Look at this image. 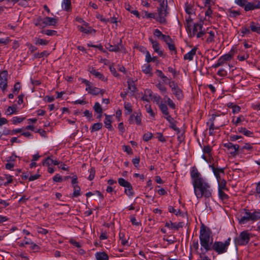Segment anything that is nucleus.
Instances as JSON below:
<instances>
[{
	"mask_svg": "<svg viewBox=\"0 0 260 260\" xmlns=\"http://www.w3.org/2000/svg\"><path fill=\"white\" fill-rule=\"evenodd\" d=\"M212 236L211 229L202 223L200 227L199 239L201 245V250H205V252L213 250L218 254L226 253L228 250V247L231 241V238H228L224 242L221 241H215L212 246L210 245V240Z\"/></svg>",
	"mask_w": 260,
	"mask_h": 260,
	"instance_id": "nucleus-1",
	"label": "nucleus"
},
{
	"mask_svg": "<svg viewBox=\"0 0 260 260\" xmlns=\"http://www.w3.org/2000/svg\"><path fill=\"white\" fill-rule=\"evenodd\" d=\"M190 177L194 193L198 199L203 197L209 199L212 197L213 190L210 184L202 177V175L196 167L192 168Z\"/></svg>",
	"mask_w": 260,
	"mask_h": 260,
	"instance_id": "nucleus-2",
	"label": "nucleus"
},
{
	"mask_svg": "<svg viewBox=\"0 0 260 260\" xmlns=\"http://www.w3.org/2000/svg\"><path fill=\"white\" fill-rule=\"evenodd\" d=\"M159 3L157 7V16L155 20L161 24H166L167 17L170 14V8L168 6L167 0H153Z\"/></svg>",
	"mask_w": 260,
	"mask_h": 260,
	"instance_id": "nucleus-3",
	"label": "nucleus"
},
{
	"mask_svg": "<svg viewBox=\"0 0 260 260\" xmlns=\"http://www.w3.org/2000/svg\"><path fill=\"white\" fill-rule=\"evenodd\" d=\"M241 217L239 219V223L245 224L249 221H255L260 219V211H254L251 213L248 209H243L241 212Z\"/></svg>",
	"mask_w": 260,
	"mask_h": 260,
	"instance_id": "nucleus-4",
	"label": "nucleus"
},
{
	"mask_svg": "<svg viewBox=\"0 0 260 260\" xmlns=\"http://www.w3.org/2000/svg\"><path fill=\"white\" fill-rule=\"evenodd\" d=\"M250 239L249 233L247 231H244L235 238L234 242L236 245H246L249 243Z\"/></svg>",
	"mask_w": 260,
	"mask_h": 260,
	"instance_id": "nucleus-5",
	"label": "nucleus"
},
{
	"mask_svg": "<svg viewBox=\"0 0 260 260\" xmlns=\"http://www.w3.org/2000/svg\"><path fill=\"white\" fill-rule=\"evenodd\" d=\"M119 184L122 187H125L124 193L128 197L133 196L134 192L132 184L124 178H120L118 179Z\"/></svg>",
	"mask_w": 260,
	"mask_h": 260,
	"instance_id": "nucleus-6",
	"label": "nucleus"
},
{
	"mask_svg": "<svg viewBox=\"0 0 260 260\" xmlns=\"http://www.w3.org/2000/svg\"><path fill=\"white\" fill-rule=\"evenodd\" d=\"M209 168L211 169L216 180H221L224 176L225 168H220L218 166L217 163H213L209 165Z\"/></svg>",
	"mask_w": 260,
	"mask_h": 260,
	"instance_id": "nucleus-7",
	"label": "nucleus"
},
{
	"mask_svg": "<svg viewBox=\"0 0 260 260\" xmlns=\"http://www.w3.org/2000/svg\"><path fill=\"white\" fill-rule=\"evenodd\" d=\"M223 146L229 151V153L233 156H235L238 154V150L239 149V146L237 144L234 145L232 143L229 142L224 143Z\"/></svg>",
	"mask_w": 260,
	"mask_h": 260,
	"instance_id": "nucleus-8",
	"label": "nucleus"
},
{
	"mask_svg": "<svg viewBox=\"0 0 260 260\" xmlns=\"http://www.w3.org/2000/svg\"><path fill=\"white\" fill-rule=\"evenodd\" d=\"M7 76L8 72L4 71L0 74V87L2 90L4 91L7 87Z\"/></svg>",
	"mask_w": 260,
	"mask_h": 260,
	"instance_id": "nucleus-9",
	"label": "nucleus"
},
{
	"mask_svg": "<svg viewBox=\"0 0 260 260\" xmlns=\"http://www.w3.org/2000/svg\"><path fill=\"white\" fill-rule=\"evenodd\" d=\"M149 41L151 43L154 52L157 53L160 56H162L164 55L163 51L160 50L159 44L158 42L156 41L153 40L151 37L149 38Z\"/></svg>",
	"mask_w": 260,
	"mask_h": 260,
	"instance_id": "nucleus-10",
	"label": "nucleus"
},
{
	"mask_svg": "<svg viewBox=\"0 0 260 260\" xmlns=\"http://www.w3.org/2000/svg\"><path fill=\"white\" fill-rule=\"evenodd\" d=\"M122 40L120 39L119 42L116 45H112L110 43H106L105 44V47L106 49H108L111 52H119L120 51V47H122V45L121 44Z\"/></svg>",
	"mask_w": 260,
	"mask_h": 260,
	"instance_id": "nucleus-11",
	"label": "nucleus"
},
{
	"mask_svg": "<svg viewBox=\"0 0 260 260\" xmlns=\"http://www.w3.org/2000/svg\"><path fill=\"white\" fill-rule=\"evenodd\" d=\"M58 21L57 18L46 17L43 18V22L45 27L46 26H55Z\"/></svg>",
	"mask_w": 260,
	"mask_h": 260,
	"instance_id": "nucleus-12",
	"label": "nucleus"
},
{
	"mask_svg": "<svg viewBox=\"0 0 260 260\" xmlns=\"http://www.w3.org/2000/svg\"><path fill=\"white\" fill-rule=\"evenodd\" d=\"M202 22H203L202 20L201 21L200 23H194L192 29H191V27L189 29H187L190 37L192 38L194 37L198 32V31L199 30L200 26Z\"/></svg>",
	"mask_w": 260,
	"mask_h": 260,
	"instance_id": "nucleus-13",
	"label": "nucleus"
},
{
	"mask_svg": "<svg viewBox=\"0 0 260 260\" xmlns=\"http://www.w3.org/2000/svg\"><path fill=\"white\" fill-rule=\"evenodd\" d=\"M173 94L175 96L178 100H181L183 99L184 96L182 90L178 86L172 90Z\"/></svg>",
	"mask_w": 260,
	"mask_h": 260,
	"instance_id": "nucleus-14",
	"label": "nucleus"
},
{
	"mask_svg": "<svg viewBox=\"0 0 260 260\" xmlns=\"http://www.w3.org/2000/svg\"><path fill=\"white\" fill-rule=\"evenodd\" d=\"M198 48L195 47L193 48H192L189 52H188L187 53L185 54L184 55V60H188L189 61L192 60L193 59L194 56L196 54V51L197 50Z\"/></svg>",
	"mask_w": 260,
	"mask_h": 260,
	"instance_id": "nucleus-15",
	"label": "nucleus"
},
{
	"mask_svg": "<svg viewBox=\"0 0 260 260\" xmlns=\"http://www.w3.org/2000/svg\"><path fill=\"white\" fill-rule=\"evenodd\" d=\"M249 27L252 32H256L260 35V24L254 21H251L249 23Z\"/></svg>",
	"mask_w": 260,
	"mask_h": 260,
	"instance_id": "nucleus-16",
	"label": "nucleus"
},
{
	"mask_svg": "<svg viewBox=\"0 0 260 260\" xmlns=\"http://www.w3.org/2000/svg\"><path fill=\"white\" fill-rule=\"evenodd\" d=\"M225 191H226L225 190H218V197L223 202H227L230 198L229 195L226 194Z\"/></svg>",
	"mask_w": 260,
	"mask_h": 260,
	"instance_id": "nucleus-17",
	"label": "nucleus"
},
{
	"mask_svg": "<svg viewBox=\"0 0 260 260\" xmlns=\"http://www.w3.org/2000/svg\"><path fill=\"white\" fill-rule=\"evenodd\" d=\"M218 183V190H225L226 191H229V188L226 186V181L224 179L222 178L221 180H217Z\"/></svg>",
	"mask_w": 260,
	"mask_h": 260,
	"instance_id": "nucleus-18",
	"label": "nucleus"
},
{
	"mask_svg": "<svg viewBox=\"0 0 260 260\" xmlns=\"http://www.w3.org/2000/svg\"><path fill=\"white\" fill-rule=\"evenodd\" d=\"M89 72L91 74L94 75L96 78H98L99 79H100L102 81H104L106 80V79L104 77V75L100 72L97 71L93 68H92L89 70Z\"/></svg>",
	"mask_w": 260,
	"mask_h": 260,
	"instance_id": "nucleus-19",
	"label": "nucleus"
},
{
	"mask_svg": "<svg viewBox=\"0 0 260 260\" xmlns=\"http://www.w3.org/2000/svg\"><path fill=\"white\" fill-rule=\"evenodd\" d=\"M77 28L79 31L86 34H91L92 32H95V29H93L90 26H88V28H85L83 26L78 25L77 26Z\"/></svg>",
	"mask_w": 260,
	"mask_h": 260,
	"instance_id": "nucleus-20",
	"label": "nucleus"
},
{
	"mask_svg": "<svg viewBox=\"0 0 260 260\" xmlns=\"http://www.w3.org/2000/svg\"><path fill=\"white\" fill-rule=\"evenodd\" d=\"M105 119L104 120V123L106 128L111 131L113 129V127L111 125V116L108 115L105 113Z\"/></svg>",
	"mask_w": 260,
	"mask_h": 260,
	"instance_id": "nucleus-21",
	"label": "nucleus"
},
{
	"mask_svg": "<svg viewBox=\"0 0 260 260\" xmlns=\"http://www.w3.org/2000/svg\"><path fill=\"white\" fill-rule=\"evenodd\" d=\"M97 260H109V256L105 252H98L95 254Z\"/></svg>",
	"mask_w": 260,
	"mask_h": 260,
	"instance_id": "nucleus-22",
	"label": "nucleus"
},
{
	"mask_svg": "<svg viewBox=\"0 0 260 260\" xmlns=\"http://www.w3.org/2000/svg\"><path fill=\"white\" fill-rule=\"evenodd\" d=\"M237 130L238 133H242L247 137H253V133L247 129L245 127H238Z\"/></svg>",
	"mask_w": 260,
	"mask_h": 260,
	"instance_id": "nucleus-23",
	"label": "nucleus"
},
{
	"mask_svg": "<svg viewBox=\"0 0 260 260\" xmlns=\"http://www.w3.org/2000/svg\"><path fill=\"white\" fill-rule=\"evenodd\" d=\"M62 8L66 11H70L71 10V1L63 0L62 3Z\"/></svg>",
	"mask_w": 260,
	"mask_h": 260,
	"instance_id": "nucleus-24",
	"label": "nucleus"
},
{
	"mask_svg": "<svg viewBox=\"0 0 260 260\" xmlns=\"http://www.w3.org/2000/svg\"><path fill=\"white\" fill-rule=\"evenodd\" d=\"M244 10L246 12L256 9L255 3L247 2L245 5Z\"/></svg>",
	"mask_w": 260,
	"mask_h": 260,
	"instance_id": "nucleus-25",
	"label": "nucleus"
},
{
	"mask_svg": "<svg viewBox=\"0 0 260 260\" xmlns=\"http://www.w3.org/2000/svg\"><path fill=\"white\" fill-rule=\"evenodd\" d=\"M152 68L149 64H145L142 67L143 72L145 74L149 75V76H151L152 75Z\"/></svg>",
	"mask_w": 260,
	"mask_h": 260,
	"instance_id": "nucleus-26",
	"label": "nucleus"
},
{
	"mask_svg": "<svg viewBox=\"0 0 260 260\" xmlns=\"http://www.w3.org/2000/svg\"><path fill=\"white\" fill-rule=\"evenodd\" d=\"M128 84V88L129 90H131L132 94H134L136 91L137 88L135 85L134 82L133 80L128 79L127 81Z\"/></svg>",
	"mask_w": 260,
	"mask_h": 260,
	"instance_id": "nucleus-27",
	"label": "nucleus"
},
{
	"mask_svg": "<svg viewBox=\"0 0 260 260\" xmlns=\"http://www.w3.org/2000/svg\"><path fill=\"white\" fill-rule=\"evenodd\" d=\"M43 18H42L41 16L37 17V18L36 19L34 20V24L36 26L39 27L40 28H44L45 25H44V23H43Z\"/></svg>",
	"mask_w": 260,
	"mask_h": 260,
	"instance_id": "nucleus-28",
	"label": "nucleus"
},
{
	"mask_svg": "<svg viewBox=\"0 0 260 260\" xmlns=\"http://www.w3.org/2000/svg\"><path fill=\"white\" fill-rule=\"evenodd\" d=\"M87 91L91 94L97 95L100 94V92L101 91V89L96 87L91 86L90 89H89Z\"/></svg>",
	"mask_w": 260,
	"mask_h": 260,
	"instance_id": "nucleus-29",
	"label": "nucleus"
},
{
	"mask_svg": "<svg viewBox=\"0 0 260 260\" xmlns=\"http://www.w3.org/2000/svg\"><path fill=\"white\" fill-rule=\"evenodd\" d=\"M74 192L72 196V198L78 197L80 196V187L78 185H74Z\"/></svg>",
	"mask_w": 260,
	"mask_h": 260,
	"instance_id": "nucleus-30",
	"label": "nucleus"
},
{
	"mask_svg": "<svg viewBox=\"0 0 260 260\" xmlns=\"http://www.w3.org/2000/svg\"><path fill=\"white\" fill-rule=\"evenodd\" d=\"M159 108L164 115H169V112L168 111V108L166 104L160 103L159 105Z\"/></svg>",
	"mask_w": 260,
	"mask_h": 260,
	"instance_id": "nucleus-31",
	"label": "nucleus"
},
{
	"mask_svg": "<svg viewBox=\"0 0 260 260\" xmlns=\"http://www.w3.org/2000/svg\"><path fill=\"white\" fill-rule=\"evenodd\" d=\"M94 111L98 114L103 113V109L102 106L99 102H95L93 107Z\"/></svg>",
	"mask_w": 260,
	"mask_h": 260,
	"instance_id": "nucleus-32",
	"label": "nucleus"
},
{
	"mask_svg": "<svg viewBox=\"0 0 260 260\" xmlns=\"http://www.w3.org/2000/svg\"><path fill=\"white\" fill-rule=\"evenodd\" d=\"M103 127V123L101 122H98L94 123L91 127V132H95L101 129Z\"/></svg>",
	"mask_w": 260,
	"mask_h": 260,
	"instance_id": "nucleus-33",
	"label": "nucleus"
},
{
	"mask_svg": "<svg viewBox=\"0 0 260 260\" xmlns=\"http://www.w3.org/2000/svg\"><path fill=\"white\" fill-rule=\"evenodd\" d=\"M16 106H9L6 111V114L7 115H11L13 113H16Z\"/></svg>",
	"mask_w": 260,
	"mask_h": 260,
	"instance_id": "nucleus-34",
	"label": "nucleus"
},
{
	"mask_svg": "<svg viewBox=\"0 0 260 260\" xmlns=\"http://www.w3.org/2000/svg\"><path fill=\"white\" fill-rule=\"evenodd\" d=\"M209 34V36L206 39V42L208 44L212 43L214 41L215 39V34L213 31H210L208 32Z\"/></svg>",
	"mask_w": 260,
	"mask_h": 260,
	"instance_id": "nucleus-35",
	"label": "nucleus"
},
{
	"mask_svg": "<svg viewBox=\"0 0 260 260\" xmlns=\"http://www.w3.org/2000/svg\"><path fill=\"white\" fill-rule=\"evenodd\" d=\"M35 39L36 40L35 43L36 45H47L49 43V41L47 40L38 38H36Z\"/></svg>",
	"mask_w": 260,
	"mask_h": 260,
	"instance_id": "nucleus-36",
	"label": "nucleus"
},
{
	"mask_svg": "<svg viewBox=\"0 0 260 260\" xmlns=\"http://www.w3.org/2000/svg\"><path fill=\"white\" fill-rule=\"evenodd\" d=\"M145 15L143 16V18H156L157 16V13H148L147 11H145Z\"/></svg>",
	"mask_w": 260,
	"mask_h": 260,
	"instance_id": "nucleus-37",
	"label": "nucleus"
},
{
	"mask_svg": "<svg viewBox=\"0 0 260 260\" xmlns=\"http://www.w3.org/2000/svg\"><path fill=\"white\" fill-rule=\"evenodd\" d=\"M203 22L200 25L199 32L196 34L197 38H200L205 35V31L203 30Z\"/></svg>",
	"mask_w": 260,
	"mask_h": 260,
	"instance_id": "nucleus-38",
	"label": "nucleus"
},
{
	"mask_svg": "<svg viewBox=\"0 0 260 260\" xmlns=\"http://www.w3.org/2000/svg\"><path fill=\"white\" fill-rule=\"evenodd\" d=\"M229 16L231 18H236L238 16L240 15V12L238 11L232 10L230 9L229 10Z\"/></svg>",
	"mask_w": 260,
	"mask_h": 260,
	"instance_id": "nucleus-39",
	"label": "nucleus"
},
{
	"mask_svg": "<svg viewBox=\"0 0 260 260\" xmlns=\"http://www.w3.org/2000/svg\"><path fill=\"white\" fill-rule=\"evenodd\" d=\"M41 32L49 36H54L57 34V31L56 30L50 29L43 30Z\"/></svg>",
	"mask_w": 260,
	"mask_h": 260,
	"instance_id": "nucleus-40",
	"label": "nucleus"
},
{
	"mask_svg": "<svg viewBox=\"0 0 260 260\" xmlns=\"http://www.w3.org/2000/svg\"><path fill=\"white\" fill-rule=\"evenodd\" d=\"M245 120V118L243 115H240L238 117L236 120H234V119H233L232 122L236 126H237L239 123L244 121Z\"/></svg>",
	"mask_w": 260,
	"mask_h": 260,
	"instance_id": "nucleus-41",
	"label": "nucleus"
},
{
	"mask_svg": "<svg viewBox=\"0 0 260 260\" xmlns=\"http://www.w3.org/2000/svg\"><path fill=\"white\" fill-rule=\"evenodd\" d=\"M49 55V53L46 51H44L41 53H36L34 54V57L35 58H41L43 57L44 56H47Z\"/></svg>",
	"mask_w": 260,
	"mask_h": 260,
	"instance_id": "nucleus-42",
	"label": "nucleus"
},
{
	"mask_svg": "<svg viewBox=\"0 0 260 260\" xmlns=\"http://www.w3.org/2000/svg\"><path fill=\"white\" fill-rule=\"evenodd\" d=\"M135 114H136L135 116V121L137 125H141V113L140 112L136 113L135 112Z\"/></svg>",
	"mask_w": 260,
	"mask_h": 260,
	"instance_id": "nucleus-43",
	"label": "nucleus"
},
{
	"mask_svg": "<svg viewBox=\"0 0 260 260\" xmlns=\"http://www.w3.org/2000/svg\"><path fill=\"white\" fill-rule=\"evenodd\" d=\"M162 40H163L168 45L174 42L173 40L169 36H163Z\"/></svg>",
	"mask_w": 260,
	"mask_h": 260,
	"instance_id": "nucleus-44",
	"label": "nucleus"
},
{
	"mask_svg": "<svg viewBox=\"0 0 260 260\" xmlns=\"http://www.w3.org/2000/svg\"><path fill=\"white\" fill-rule=\"evenodd\" d=\"M173 224H174V225H172V229L175 230H178L179 228H182L184 225L183 222H179L178 223L173 222Z\"/></svg>",
	"mask_w": 260,
	"mask_h": 260,
	"instance_id": "nucleus-45",
	"label": "nucleus"
},
{
	"mask_svg": "<svg viewBox=\"0 0 260 260\" xmlns=\"http://www.w3.org/2000/svg\"><path fill=\"white\" fill-rule=\"evenodd\" d=\"M168 210L170 213H173L177 216L180 215L181 214V212L180 209H179L178 210H177L175 209L172 206H169L168 208Z\"/></svg>",
	"mask_w": 260,
	"mask_h": 260,
	"instance_id": "nucleus-46",
	"label": "nucleus"
},
{
	"mask_svg": "<svg viewBox=\"0 0 260 260\" xmlns=\"http://www.w3.org/2000/svg\"><path fill=\"white\" fill-rule=\"evenodd\" d=\"M119 238L122 245L125 246L127 245L128 241L124 238V234L123 233L121 232L119 233Z\"/></svg>",
	"mask_w": 260,
	"mask_h": 260,
	"instance_id": "nucleus-47",
	"label": "nucleus"
},
{
	"mask_svg": "<svg viewBox=\"0 0 260 260\" xmlns=\"http://www.w3.org/2000/svg\"><path fill=\"white\" fill-rule=\"evenodd\" d=\"M153 136V135L151 133H145L143 135V139L144 141L147 142L150 140Z\"/></svg>",
	"mask_w": 260,
	"mask_h": 260,
	"instance_id": "nucleus-48",
	"label": "nucleus"
},
{
	"mask_svg": "<svg viewBox=\"0 0 260 260\" xmlns=\"http://www.w3.org/2000/svg\"><path fill=\"white\" fill-rule=\"evenodd\" d=\"M124 109L127 111V114H130L132 112V107L129 103H125L124 105Z\"/></svg>",
	"mask_w": 260,
	"mask_h": 260,
	"instance_id": "nucleus-49",
	"label": "nucleus"
},
{
	"mask_svg": "<svg viewBox=\"0 0 260 260\" xmlns=\"http://www.w3.org/2000/svg\"><path fill=\"white\" fill-rule=\"evenodd\" d=\"M89 173H90V174H89V176H88V179L89 180L91 181L94 179V176H95V171L94 168L92 167L89 170Z\"/></svg>",
	"mask_w": 260,
	"mask_h": 260,
	"instance_id": "nucleus-50",
	"label": "nucleus"
},
{
	"mask_svg": "<svg viewBox=\"0 0 260 260\" xmlns=\"http://www.w3.org/2000/svg\"><path fill=\"white\" fill-rule=\"evenodd\" d=\"M168 48L169 49V50H170V51H171L173 53H174L175 54H176L177 52V50H176V47L175 46V44H174V43H172L170 44H169L168 45Z\"/></svg>",
	"mask_w": 260,
	"mask_h": 260,
	"instance_id": "nucleus-51",
	"label": "nucleus"
},
{
	"mask_svg": "<svg viewBox=\"0 0 260 260\" xmlns=\"http://www.w3.org/2000/svg\"><path fill=\"white\" fill-rule=\"evenodd\" d=\"M24 119V118L18 117L16 116V117H14L12 118V122H13V124H16L19 123L21 122L22 121H23Z\"/></svg>",
	"mask_w": 260,
	"mask_h": 260,
	"instance_id": "nucleus-52",
	"label": "nucleus"
},
{
	"mask_svg": "<svg viewBox=\"0 0 260 260\" xmlns=\"http://www.w3.org/2000/svg\"><path fill=\"white\" fill-rule=\"evenodd\" d=\"M146 58L145 60L147 62L149 63L150 62H154V59H153V58L151 57V55L148 51H146Z\"/></svg>",
	"mask_w": 260,
	"mask_h": 260,
	"instance_id": "nucleus-53",
	"label": "nucleus"
},
{
	"mask_svg": "<svg viewBox=\"0 0 260 260\" xmlns=\"http://www.w3.org/2000/svg\"><path fill=\"white\" fill-rule=\"evenodd\" d=\"M175 122L176 121L170 123L169 126L170 128H172L173 130L176 131L177 134H179L181 132L180 129L178 127H177V126L175 124Z\"/></svg>",
	"mask_w": 260,
	"mask_h": 260,
	"instance_id": "nucleus-54",
	"label": "nucleus"
},
{
	"mask_svg": "<svg viewBox=\"0 0 260 260\" xmlns=\"http://www.w3.org/2000/svg\"><path fill=\"white\" fill-rule=\"evenodd\" d=\"M84 116L86 117L89 120H91L93 119L92 112L89 111L88 110H86L84 112Z\"/></svg>",
	"mask_w": 260,
	"mask_h": 260,
	"instance_id": "nucleus-55",
	"label": "nucleus"
},
{
	"mask_svg": "<svg viewBox=\"0 0 260 260\" xmlns=\"http://www.w3.org/2000/svg\"><path fill=\"white\" fill-rule=\"evenodd\" d=\"M199 242L198 240H193L192 242V244L190 246L191 248H193L195 250H197L199 249Z\"/></svg>",
	"mask_w": 260,
	"mask_h": 260,
	"instance_id": "nucleus-56",
	"label": "nucleus"
},
{
	"mask_svg": "<svg viewBox=\"0 0 260 260\" xmlns=\"http://www.w3.org/2000/svg\"><path fill=\"white\" fill-rule=\"evenodd\" d=\"M185 12L187 14L190 15L194 13L193 8L190 5H186L185 6Z\"/></svg>",
	"mask_w": 260,
	"mask_h": 260,
	"instance_id": "nucleus-57",
	"label": "nucleus"
},
{
	"mask_svg": "<svg viewBox=\"0 0 260 260\" xmlns=\"http://www.w3.org/2000/svg\"><path fill=\"white\" fill-rule=\"evenodd\" d=\"M240 31L242 34V36H244L246 34H250V29L245 26L242 27V28L240 29Z\"/></svg>",
	"mask_w": 260,
	"mask_h": 260,
	"instance_id": "nucleus-58",
	"label": "nucleus"
},
{
	"mask_svg": "<svg viewBox=\"0 0 260 260\" xmlns=\"http://www.w3.org/2000/svg\"><path fill=\"white\" fill-rule=\"evenodd\" d=\"M153 35L158 38H161V39H162V36H165V35L162 34L161 31L158 29H154Z\"/></svg>",
	"mask_w": 260,
	"mask_h": 260,
	"instance_id": "nucleus-59",
	"label": "nucleus"
},
{
	"mask_svg": "<svg viewBox=\"0 0 260 260\" xmlns=\"http://www.w3.org/2000/svg\"><path fill=\"white\" fill-rule=\"evenodd\" d=\"M82 82L85 84V85L86 86V88L85 90L86 91H88L89 89H90L91 87L92 86L91 83L86 79H83L82 80Z\"/></svg>",
	"mask_w": 260,
	"mask_h": 260,
	"instance_id": "nucleus-60",
	"label": "nucleus"
},
{
	"mask_svg": "<svg viewBox=\"0 0 260 260\" xmlns=\"http://www.w3.org/2000/svg\"><path fill=\"white\" fill-rule=\"evenodd\" d=\"M96 17L100 20L102 22L105 23L106 24L109 22V19H106L103 17V15L98 14L96 15Z\"/></svg>",
	"mask_w": 260,
	"mask_h": 260,
	"instance_id": "nucleus-61",
	"label": "nucleus"
},
{
	"mask_svg": "<svg viewBox=\"0 0 260 260\" xmlns=\"http://www.w3.org/2000/svg\"><path fill=\"white\" fill-rule=\"evenodd\" d=\"M156 86L157 88H158L159 90L162 92H166L167 90L166 87L162 85L160 83H158L157 84H156Z\"/></svg>",
	"mask_w": 260,
	"mask_h": 260,
	"instance_id": "nucleus-62",
	"label": "nucleus"
},
{
	"mask_svg": "<svg viewBox=\"0 0 260 260\" xmlns=\"http://www.w3.org/2000/svg\"><path fill=\"white\" fill-rule=\"evenodd\" d=\"M231 108L232 109V112L234 114L239 113L240 111V110H241V108L239 106H237V105H233L231 107Z\"/></svg>",
	"mask_w": 260,
	"mask_h": 260,
	"instance_id": "nucleus-63",
	"label": "nucleus"
},
{
	"mask_svg": "<svg viewBox=\"0 0 260 260\" xmlns=\"http://www.w3.org/2000/svg\"><path fill=\"white\" fill-rule=\"evenodd\" d=\"M123 150L124 151L126 152L128 154H131L133 153L132 148L129 146L123 145Z\"/></svg>",
	"mask_w": 260,
	"mask_h": 260,
	"instance_id": "nucleus-64",
	"label": "nucleus"
}]
</instances>
